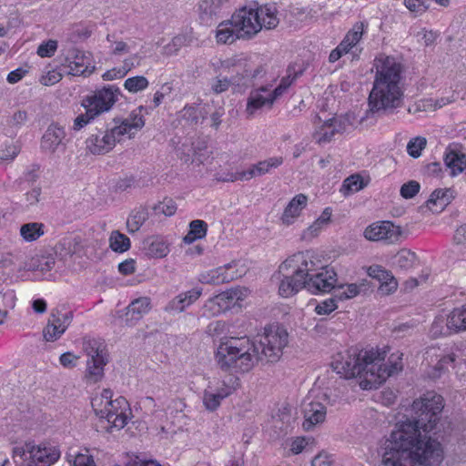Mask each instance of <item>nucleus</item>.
Masks as SVG:
<instances>
[{
	"label": "nucleus",
	"instance_id": "obj_46",
	"mask_svg": "<svg viewBox=\"0 0 466 466\" xmlns=\"http://www.w3.org/2000/svg\"><path fill=\"white\" fill-rule=\"evenodd\" d=\"M364 187L363 179L359 174L351 175L347 177L340 187V192L344 196L358 192Z\"/></svg>",
	"mask_w": 466,
	"mask_h": 466
},
{
	"label": "nucleus",
	"instance_id": "obj_51",
	"mask_svg": "<svg viewBox=\"0 0 466 466\" xmlns=\"http://www.w3.org/2000/svg\"><path fill=\"white\" fill-rule=\"evenodd\" d=\"M177 204L171 198H165L163 201L156 204L153 210L156 215H165L166 217L173 216L177 211Z\"/></svg>",
	"mask_w": 466,
	"mask_h": 466
},
{
	"label": "nucleus",
	"instance_id": "obj_3",
	"mask_svg": "<svg viewBox=\"0 0 466 466\" xmlns=\"http://www.w3.org/2000/svg\"><path fill=\"white\" fill-rule=\"evenodd\" d=\"M373 67L376 75L369 96L370 111L375 113L399 107L403 96L400 64L392 56L380 54L374 60Z\"/></svg>",
	"mask_w": 466,
	"mask_h": 466
},
{
	"label": "nucleus",
	"instance_id": "obj_54",
	"mask_svg": "<svg viewBox=\"0 0 466 466\" xmlns=\"http://www.w3.org/2000/svg\"><path fill=\"white\" fill-rule=\"evenodd\" d=\"M96 117V116H93V113L90 112L88 108H86V113L80 114L74 119L72 129L75 131H79L87 126Z\"/></svg>",
	"mask_w": 466,
	"mask_h": 466
},
{
	"label": "nucleus",
	"instance_id": "obj_12",
	"mask_svg": "<svg viewBox=\"0 0 466 466\" xmlns=\"http://www.w3.org/2000/svg\"><path fill=\"white\" fill-rule=\"evenodd\" d=\"M84 350L90 358L87 360V377L93 382H96L104 375V366L106 364V349L103 342L92 339H86L83 343Z\"/></svg>",
	"mask_w": 466,
	"mask_h": 466
},
{
	"label": "nucleus",
	"instance_id": "obj_18",
	"mask_svg": "<svg viewBox=\"0 0 466 466\" xmlns=\"http://www.w3.org/2000/svg\"><path fill=\"white\" fill-rule=\"evenodd\" d=\"M401 228L390 221H380L372 223L364 230V237L370 241H386L396 243L401 236Z\"/></svg>",
	"mask_w": 466,
	"mask_h": 466
},
{
	"label": "nucleus",
	"instance_id": "obj_2",
	"mask_svg": "<svg viewBox=\"0 0 466 466\" xmlns=\"http://www.w3.org/2000/svg\"><path fill=\"white\" fill-rule=\"evenodd\" d=\"M402 356V353L396 351L390 354L386 364H382L386 357L385 350L351 347L338 352L333 357L331 367L346 379L360 377V387L371 390L403 370Z\"/></svg>",
	"mask_w": 466,
	"mask_h": 466
},
{
	"label": "nucleus",
	"instance_id": "obj_19",
	"mask_svg": "<svg viewBox=\"0 0 466 466\" xmlns=\"http://www.w3.org/2000/svg\"><path fill=\"white\" fill-rule=\"evenodd\" d=\"M237 262L232 261L224 266L209 269L199 275V281L204 284L220 285L228 283L241 276L237 269Z\"/></svg>",
	"mask_w": 466,
	"mask_h": 466
},
{
	"label": "nucleus",
	"instance_id": "obj_39",
	"mask_svg": "<svg viewBox=\"0 0 466 466\" xmlns=\"http://www.w3.org/2000/svg\"><path fill=\"white\" fill-rule=\"evenodd\" d=\"M130 239L125 234L119 232L118 230H114L111 232L109 237V247L113 251L117 253H124L130 248Z\"/></svg>",
	"mask_w": 466,
	"mask_h": 466
},
{
	"label": "nucleus",
	"instance_id": "obj_15",
	"mask_svg": "<svg viewBox=\"0 0 466 466\" xmlns=\"http://www.w3.org/2000/svg\"><path fill=\"white\" fill-rule=\"evenodd\" d=\"M337 282V273L330 267H322L319 271H310L306 279V289L312 294L330 292Z\"/></svg>",
	"mask_w": 466,
	"mask_h": 466
},
{
	"label": "nucleus",
	"instance_id": "obj_64",
	"mask_svg": "<svg viewBox=\"0 0 466 466\" xmlns=\"http://www.w3.org/2000/svg\"><path fill=\"white\" fill-rule=\"evenodd\" d=\"M311 466H333V461L329 455L319 453L313 458Z\"/></svg>",
	"mask_w": 466,
	"mask_h": 466
},
{
	"label": "nucleus",
	"instance_id": "obj_53",
	"mask_svg": "<svg viewBox=\"0 0 466 466\" xmlns=\"http://www.w3.org/2000/svg\"><path fill=\"white\" fill-rule=\"evenodd\" d=\"M338 301L339 300L336 299L335 296L332 298L324 299L316 305L315 312L318 315H329L338 308V305H337Z\"/></svg>",
	"mask_w": 466,
	"mask_h": 466
},
{
	"label": "nucleus",
	"instance_id": "obj_55",
	"mask_svg": "<svg viewBox=\"0 0 466 466\" xmlns=\"http://www.w3.org/2000/svg\"><path fill=\"white\" fill-rule=\"evenodd\" d=\"M56 49L57 41L50 39L40 44L36 53L40 57H51L55 55Z\"/></svg>",
	"mask_w": 466,
	"mask_h": 466
},
{
	"label": "nucleus",
	"instance_id": "obj_11",
	"mask_svg": "<svg viewBox=\"0 0 466 466\" xmlns=\"http://www.w3.org/2000/svg\"><path fill=\"white\" fill-rule=\"evenodd\" d=\"M120 95L118 87L109 85L103 88L96 89L91 95L86 96L82 101V106L88 108L93 116L109 111L117 101Z\"/></svg>",
	"mask_w": 466,
	"mask_h": 466
},
{
	"label": "nucleus",
	"instance_id": "obj_23",
	"mask_svg": "<svg viewBox=\"0 0 466 466\" xmlns=\"http://www.w3.org/2000/svg\"><path fill=\"white\" fill-rule=\"evenodd\" d=\"M304 415L303 428L306 431L312 430L316 425L325 420L327 410L326 407L318 400H305L302 404Z\"/></svg>",
	"mask_w": 466,
	"mask_h": 466
},
{
	"label": "nucleus",
	"instance_id": "obj_60",
	"mask_svg": "<svg viewBox=\"0 0 466 466\" xmlns=\"http://www.w3.org/2000/svg\"><path fill=\"white\" fill-rule=\"evenodd\" d=\"M218 180L223 182H235L238 180L244 181L248 180V177L247 175V170H244L223 174L218 177Z\"/></svg>",
	"mask_w": 466,
	"mask_h": 466
},
{
	"label": "nucleus",
	"instance_id": "obj_49",
	"mask_svg": "<svg viewBox=\"0 0 466 466\" xmlns=\"http://www.w3.org/2000/svg\"><path fill=\"white\" fill-rule=\"evenodd\" d=\"M149 83L147 77L137 76L125 80L124 86L131 93H137L147 88Z\"/></svg>",
	"mask_w": 466,
	"mask_h": 466
},
{
	"label": "nucleus",
	"instance_id": "obj_61",
	"mask_svg": "<svg viewBox=\"0 0 466 466\" xmlns=\"http://www.w3.org/2000/svg\"><path fill=\"white\" fill-rule=\"evenodd\" d=\"M302 75V71L297 72L294 66H289L287 75L283 76L279 82L280 85L289 88V86Z\"/></svg>",
	"mask_w": 466,
	"mask_h": 466
},
{
	"label": "nucleus",
	"instance_id": "obj_41",
	"mask_svg": "<svg viewBox=\"0 0 466 466\" xmlns=\"http://www.w3.org/2000/svg\"><path fill=\"white\" fill-rule=\"evenodd\" d=\"M449 317L438 316L434 319L430 333L433 338L446 337L451 334H454L450 329Z\"/></svg>",
	"mask_w": 466,
	"mask_h": 466
},
{
	"label": "nucleus",
	"instance_id": "obj_13",
	"mask_svg": "<svg viewBox=\"0 0 466 466\" xmlns=\"http://www.w3.org/2000/svg\"><path fill=\"white\" fill-rule=\"evenodd\" d=\"M245 288H234L228 289L209 299L203 307L204 315L207 317L217 316L228 309L238 300L244 299L248 294Z\"/></svg>",
	"mask_w": 466,
	"mask_h": 466
},
{
	"label": "nucleus",
	"instance_id": "obj_27",
	"mask_svg": "<svg viewBox=\"0 0 466 466\" xmlns=\"http://www.w3.org/2000/svg\"><path fill=\"white\" fill-rule=\"evenodd\" d=\"M150 309V299L147 297H141L133 300L127 308V322L134 325Z\"/></svg>",
	"mask_w": 466,
	"mask_h": 466
},
{
	"label": "nucleus",
	"instance_id": "obj_38",
	"mask_svg": "<svg viewBox=\"0 0 466 466\" xmlns=\"http://www.w3.org/2000/svg\"><path fill=\"white\" fill-rule=\"evenodd\" d=\"M148 213L144 208L135 209L129 215L127 220V228L129 233H135L139 230L142 225L147 220Z\"/></svg>",
	"mask_w": 466,
	"mask_h": 466
},
{
	"label": "nucleus",
	"instance_id": "obj_26",
	"mask_svg": "<svg viewBox=\"0 0 466 466\" xmlns=\"http://www.w3.org/2000/svg\"><path fill=\"white\" fill-rule=\"evenodd\" d=\"M367 27L368 23L366 22L360 21L355 23L352 28L346 34L338 47L341 49L345 55L350 53V51L360 41Z\"/></svg>",
	"mask_w": 466,
	"mask_h": 466
},
{
	"label": "nucleus",
	"instance_id": "obj_63",
	"mask_svg": "<svg viewBox=\"0 0 466 466\" xmlns=\"http://www.w3.org/2000/svg\"><path fill=\"white\" fill-rule=\"evenodd\" d=\"M390 271L379 265H372L368 268V275L372 279H378L380 282L389 276Z\"/></svg>",
	"mask_w": 466,
	"mask_h": 466
},
{
	"label": "nucleus",
	"instance_id": "obj_1",
	"mask_svg": "<svg viewBox=\"0 0 466 466\" xmlns=\"http://www.w3.org/2000/svg\"><path fill=\"white\" fill-rule=\"evenodd\" d=\"M443 398L427 392L412 403L413 415L399 422L386 440L383 466H437L443 460L440 441L431 437L441 431Z\"/></svg>",
	"mask_w": 466,
	"mask_h": 466
},
{
	"label": "nucleus",
	"instance_id": "obj_37",
	"mask_svg": "<svg viewBox=\"0 0 466 466\" xmlns=\"http://www.w3.org/2000/svg\"><path fill=\"white\" fill-rule=\"evenodd\" d=\"M208 230V224L204 220L195 219L189 224V231L184 237V242L190 244L197 239H201L206 237Z\"/></svg>",
	"mask_w": 466,
	"mask_h": 466
},
{
	"label": "nucleus",
	"instance_id": "obj_44",
	"mask_svg": "<svg viewBox=\"0 0 466 466\" xmlns=\"http://www.w3.org/2000/svg\"><path fill=\"white\" fill-rule=\"evenodd\" d=\"M44 225L41 223L24 224L20 228V234L26 241H34L44 234Z\"/></svg>",
	"mask_w": 466,
	"mask_h": 466
},
{
	"label": "nucleus",
	"instance_id": "obj_32",
	"mask_svg": "<svg viewBox=\"0 0 466 466\" xmlns=\"http://www.w3.org/2000/svg\"><path fill=\"white\" fill-rule=\"evenodd\" d=\"M454 198V191L451 188L435 189L427 201V207L433 210H442Z\"/></svg>",
	"mask_w": 466,
	"mask_h": 466
},
{
	"label": "nucleus",
	"instance_id": "obj_52",
	"mask_svg": "<svg viewBox=\"0 0 466 466\" xmlns=\"http://www.w3.org/2000/svg\"><path fill=\"white\" fill-rule=\"evenodd\" d=\"M427 140L423 137H416L410 139L407 145L408 154L417 158L421 155V151L426 147Z\"/></svg>",
	"mask_w": 466,
	"mask_h": 466
},
{
	"label": "nucleus",
	"instance_id": "obj_43",
	"mask_svg": "<svg viewBox=\"0 0 466 466\" xmlns=\"http://www.w3.org/2000/svg\"><path fill=\"white\" fill-rule=\"evenodd\" d=\"M181 119L185 120L189 126L198 124L199 118H204L201 109L196 105H187L179 112Z\"/></svg>",
	"mask_w": 466,
	"mask_h": 466
},
{
	"label": "nucleus",
	"instance_id": "obj_25",
	"mask_svg": "<svg viewBox=\"0 0 466 466\" xmlns=\"http://www.w3.org/2000/svg\"><path fill=\"white\" fill-rule=\"evenodd\" d=\"M274 102L270 89L268 86H260L250 92L246 111L248 115H254L257 110L264 106L271 107Z\"/></svg>",
	"mask_w": 466,
	"mask_h": 466
},
{
	"label": "nucleus",
	"instance_id": "obj_29",
	"mask_svg": "<svg viewBox=\"0 0 466 466\" xmlns=\"http://www.w3.org/2000/svg\"><path fill=\"white\" fill-rule=\"evenodd\" d=\"M215 36L217 43L223 45H230L238 39H242L231 18L218 24Z\"/></svg>",
	"mask_w": 466,
	"mask_h": 466
},
{
	"label": "nucleus",
	"instance_id": "obj_30",
	"mask_svg": "<svg viewBox=\"0 0 466 466\" xmlns=\"http://www.w3.org/2000/svg\"><path fill=\"white\" fill-rule=\"evenodd\" d=\"M221 0H204L199 5V19L205 25H211L220 17Z\"/></svg>",
	"mask_w": 466,
	"mask_h": 466
},
{
	"label": "nucleus",
	"instance_id": "obj_9",
	"mask_svg": "<svg viewBox=\"0 0 466 466\" xmlns=\"http://www.w3.org/2000/svg\"><path fill=\"white\" fill-rule=\"evenodd\" d=\"M239 386V379L237 376H228L217 382L209 383L203 391L202 402L208 411H215L221 405L223 400L230 396Z\"/></svg>",
	"mask_w": 466,
	"mask_h": 466
},
{
	"label": "nucleus",
	"instance_id": "obj_48",
	"mask_svg": "<svg viewBox=\"0 0 466 466\" xmlns=\"http://www.w3.org/2000/svg\"><path fill=\"white\" fill-rule=\"evenodd\" d=\"M226 71L228 73L231 74L230 79H228V77L221 78V77L218 76L217 78H215L213 80V82L211 84V90L216 94H221V93L227 91L231 84H237V85L241 84V81L235 82L233 80L234 77L239 78L238 75H237L236 73L228 72V70H226Z\"/></svg>",
	"mask_w": 466,
	"mask_h": 466
},
{
	"label": "nucleus",
	"instance_id": "obj_20",
	"mask_svg": "<svg viewBox=\"0 0 466 466\" xmlns=\"http://www.w3.org/2000/svg\"><path fill=\"white\" fill-rule=\"evenodd\" d=\"M110 412L108 416H103L107 422L106 429L116 428L120 430L127 423V411L130 410L129 404L124 397H118L112 400L111 405L107 408Z\"/></svg>",
	"mask_w": 466,
	"mask_h": 466
},
{
	"label": "nucleus",
	"instance_id": "obj_45",
	"mask_svg": "<svg viewBox=\"0 0 466 466\" xmlns=\"http://www.w3.org/2000/svg\"><path fill=\"white\" fill-rule=\"evenodd\" d=\"M362 286L355 283L339 286L335 290V297L339 301L353 299L360 293Z\"/></svg>",
	"mask_w": 466,
	"mask_h": 466
},
{
	"label": "nucleus",
	"instance_id": "obj_31",
	"mask_svg": "<svg viewBox=\"0 0 466 466\" xmlns=\"http://www.w3.org/2000/svg\"><path fill=\"white\" fill-rule=\"evenodd\" d=\"M27 121V112L25 110H17L6 120V123L2 126V132L8 137H14Z\"/></svg>",
	"mask_w": 466,
	"mask_h": 466
},
{
	"label": "nucleus",
	"instance_id": "obj_21",
	"mask_svg": "<svg viewBox=\"0 0 466 466\" xmlns=\"http://www.w3.org/2000/svg\"><path fill=\"white\" fill-rule=\"evenodd\" d=\"M65 139L66 132L64 128L53 123L42 137L41 148L49 154H55L58 150L65 152L66 147Z\"/></svg>",
	"mask_w": 466,
	"mask_h": 466
},
{
	"label": "nucleus",
	"instance_id": "obj_17",
	"mask_svg": "<svg viewBox=\"0 0 466 466\" xmlns=\"http://www.w3.org/2000/svg\"><path fill=\"white\" fill-rule=\"evenodd\" d=\"M220 67L223 70H228V72L238 75L239 78H233L235 82L243 81L245 79H254L265 74V68L262 66H258L253 69L247 59L238 56L221 61ZM241 83L245 84V82Z\"/></svg>",
	"mask_w": 466,
	"mask_h": 466
},
{
	"label": "nucleus",
	"instance_id": "obj_6",
	"mask_svg": "<svg viewBox=\"0 0 466 466\" xmlns=\"http://www.w3.org/2000/svg\"><path fill=\"white\" fill-rule=\"evenodd\" d=\"M145 125L143 116L132 112L119 125L104 132L91 135L86 139V148L93 155H105L110 152L125 135L132 137Z\"/></svg>",
	"mask_w": 466,
	"mask_h": 466
},
{
	"label": "nucleus",
	"instance_id": "obj_8",
	"mask_svg": "<svg viewBox=\"0 0 466 466\" xmlns=\"http://www.w3.org/2000/svg\"><path fill=\"white\" fill-rule=\"evenodd\" d=\"M289 334L279 326L265 328L264 333L258 335V340L254 341L258 349V361L266 363L277 362L288 344Z\"/></svg>",
	"mask_w": 466,
	"mask_h": 466
},
{
	"label": "nucleus",
	"instance_id": "obj_47",
	"mask_svg": "<svg viewBox=\"0 0 466 466\" xmlns=\"http://www.w3.org/2000/svg\"><path fill=\"white\" fill-rule=\"evenodd\" d=\"M188 44V38L185 35H178L172 38V40L163 47V54L168 56H175L181 49Z\"/></svg>",
	"mask_w": 466,
	"mask_h": 466
},
{
	"label": "nucleus",
	"instance_id": "obj_57",
	"mask_svg": "<svg viewBox=\"0 0 466 466\" xmlns=\"http://www.w3.org/2000/svg\"><path fill=\"white\" fill-rule=\"evenodd\" d=\"M420 188V185L419 182L415 180H410L408 183H405L400 187V195L402 198L409 199L415 197Z\"/></svg>",
	"mask_w": 466,
	"mask_h": 466
},
{
	"label": "nucleus",
	"instance_id": "obj_40",
	"mask_svg": "<svg viewBox=\"0 0 466 466\" xmlns=\"http://www.w3.org/2000/svg\"><path fill=\"white\" fill-rule=\"evenodd\" d=\"M417 260L414 252L408 249L400 250L393 258V264L401 270H409L413 268Z\"/></svg>",
	"mask_w": 466,
	"mask_h": 466
},
{
	"label": "nucleus",
	"instance_id": "obj_14",
	"mask_svg": "<svg viewBox=\"0 0 466 466\" xmlns=\"http://www.w3.org/2000/svg\"><path fill=\"white\" fill-rule=\"evenodd\" d=\"M26 451H29V455L22 461L21 466H51L60 458V451L49 444L36 445L28 442Z\"/></svg>",
	"mask_w": 466,
	"mask_h": 466
},
{
	"label": "nucleus",
	"instance_id": "obj_10",
	"mask_svg": "<svg viewBox=\"0 0 466 466\" xmlns=\"http://www.w3.org/2000/svg\"><path fill=\"white\" fill-rule=\"evenodd\" d=\"M63 66L68 69L72 76H90L96 69L93 56L90 52L69 46L63 50Z\"/></svg>",
	"mask_w": 466,
	"mask_h": 466
},
{
	"label": "nucleus",
	"instance_id": "obj_24",
	"mask_svg": "<svg viewBox=\"0 0 466 466\" xmlns=\"http://www.w3.org/2000/svg\"><path fill=\"white\" fill-rule=\"evenodd\" d=\"M200 289H192L190 290L181 292L173 298L165 307V311L176 315L183 312L187 307L196 302L201 296Z\"/></svg>",
	"mask_w": 466,
	"mask_h": 466
},
{
	"label": "nucleus",
	"instance_id": "obj_33",
	"mask_svg": "<svg viewBox=\"0 0 466 466\" xmlns=\"http://www.w3.org/2000/svg\"><path fill=\"white\" fill-rule=\"evenodd\" d=\"M112 397V390L104 389L100 393L96 394L92 398L91 405L96 416L101 419L103 416H108L110 412L107 410V408L111 405Z\"/></svg>",
	"mask_w": 466,
	"mask_h": 466
},
{
	"label": "nucleus",
	"instance_id": "obj_35",
	"mask_svg": "<svg viewBox=\"0 0 466 466\" xmlns=\"http://www.w3.org/2000/svg\"><path fill=\"white\" fill-rule=\"evenodd\" d=\"M450 329L454 334L466 332V303L454 308L449 314Z\"/></svg>",
	"mask_w": 466,
	"mask_h": 466
},
{
	"label": "nucleus",
	"instance_id": "obj_36",
	"mask_svg": "<svg viewBox=\"0 0 466 466\" xmlns=\"http://www.w3.org/2000/svg\"><path fill=\"white\" fill-rule=\"evenodd\" d=\"M444 163L451 170V175L456 176L466 168V156L463 153L450 150L445 153Z\"/></svg>",
	"mask_w": 466,
	"mask_h": 466
},
{
	"label": "nucleus",
	"instance_id": "obj_42",
	"mask_svg": "<svg viewBox=\"0 0 466 466\" xmlns=\"http://www.w3.org/2000/svg\"><path fill=\"white\" fill-rule=\"evenodd\" d=\"M88 452L87 449L84 453L70 451L66 453V458L72 466H96L93 456Z\"/></svg>",
	"mask_w": 466,
	"mask_h": 466
},
{
	"label": "nucleus",
	"instance_id": "obj_56",
	"mask_svg": "<svg viewBox=\"0 0 466 466\" xmlns=\"http://www.w3.org/2000/svg\"><path fill=\"white\" fill-rule=\"evenodd\" d=\"M397 288L398 281L391 273H389V276L385 277V279L380 281L379 289L382 294L390 295L396 291Z\"/></svg>",
	"mask_w": 466,
	"mask_h": 466
},
{
	"label": "nucleus",
	"instance_id": "obj_7",
	"mask_svg": "<svg viewBox=\"0 0 466 466\" xmlns=\"http://www.w3.org/2000/svg\"><path fill=\"white\" fill-rule=\"evenodd\" d=\"M231 22L242 39H250L262 28H275L279 20L277 17L276 7L267 5L256 9L246 6L239 8L232 15Z\"/></svg>",
	"mask_w": 466,
	"mask_h": 466
},
{
	"label": "nucleus",
	"instance_id": "obj_5",
	"mask_svg": "<svg viewBox=\"0 0 466 466\" xmlns=\"http://www.w3.org/2000/svg\"><path fill=\"white\" fill-rule=\"evenodd\" d=\"M316 270V263L310 251L298 252L279 266V272L282 275L279 285V294L289 298L300 289H306V279L310 271Z\"/></svg>",
	"mask_w": 466,
	"mask_h": 466
},
{
	"label": "nucleus",
	"instance_id": "obj_58",
	"mask_svg": "<svg viewBox=\"0 0 466 466\" xmlns=\"http://www.w3.org/2000/svg\"><path fill=\"white\" fill-rule=\"evenodd\" d=\"M173 86L170 83H165L161 86L160 89L156 91L153 98V106L154 107L159 106L166 96H169L172 93Z\"/></svg>",
	"mask_w": 466,
	"mask_h": 466
},
{
	"label": "nucleus",
	"instance_id": "obj_50",
	"mask_svg": "<svg viewBox=\"0 0 466 466\" xmlns=\"http://www.w3.org/2000/svg\"><path fill=\"white\" fill-rule=\"evenodd\" d=\"M168 251L167 245L158 239L152 240L147 248V254L152 258H164L167 255Z\"/></svg>",
	"mask_w": 466,
	"mask_h": 466
},
{
	"label": "nucleus",
	"instance_id": "obj_28",
	"mask_svg": "<svg viewBox=\"0 0 466 466\" xmlns=\"http://www.w3.org/2000/svg\"><path fill=\"white\" fill-rule=\"evenodd\" d=\"M308 198L303 194L294 197L284 209L281 217L283 224L290 225L300 215L301 210L306 208Z\"/></svg>",
	"mask_w": 466,
	"mask_h": 466
},
{
	"label": "nucleus",
	"instance_id": "obj_62",
	"mask_svg": "<svg viewBox=\"0 0 466 466\" xmlns=\"http://www.w3.org/2000/svg\"><path fill=\"white\" fill-rule=\"evenodd\" d=\"M78 359V356L67 351L60 356L59 361L64 368L71 369L76 366Z\"/></svg>",
	"mask_w": 466,
	"mask_h": 466
},
{
	"label": "nucleus",
	"instance_id": "obj_4",
	"mask_svg": "<svg viewBox=\"0 0 466 466\" xmlns=\"http://www.w3.org/2000/svg\"><path fill=\"white\" fill-rule=\"evenodd\" d=\"M214 359L218 367L229 376L248 373L258 363L256 343L248 337L221 339Z\"/></svg>",
	"mask_w": 466,
	"mask_h": 466
},
{
	"label": "nucleus",
	"instance_id": "obj_59",
	"mask_svg": "<svg viewBox=\"0 0 466 466\" xmlns=\"http://www.w3.org/2000/svg\"><path fill=\"white\" fill-rule=\"evenodd\" d=\"M63 245L67 246L68 252L73 254L80 252L84 248L82 238L79 236L65 238Z\"/></svg>",
	"mask_w": 466,
	"mask_h": 466
},
{
	"label": "nucleus",
	"instance_id": "obj_22",
	"mask_svg": "<svg viewBox=\"0 0 466 466\" xmlns=\"http://www.w3.org/2000/svg\"><path fill=\"white\" fill-rule=\"evenodd\" d=\"M345 130V122L340 118L332 117L316 126L313 138L319 145L326 144L330 142L336 134L343 133Z\"/></svg>",
	"mask_w": 466,
	"mask_h": 466
},
{
	"label": "nucleus",
	"instance_id": "obj_16",
	"mask_svg": "<svg viewBox=\"0 0 466 466\" xmlns=\"http://www.w3.org/2000/svg\"><path fill=\"white\" fill-rule=\"evenodd\" d=\"M73 319L72 311H63L58 309H53L46 326L43 329V337L46 341L57 340L69 327Z\"/></svg>",
	"mask_w": 466,
	"mask_h": 466
},
{
	"label": "nucleus",
	"instance_id": "obj_34",
	"mask_svg": "<svg viewBox=\"0 0 466 466\" xmlns=\"http://www.w3.org/2000/svg\"><path fill=\"white\" fill-rule=\"evenodd\" d=\"M283 163L282 157H273L266 160L259 161L257 164L252 165L247 169V175L248 180L254 177L263 176L270 171L271 168H277Z\"/></svg>",
	"mask_w": 466,
	"mask_h": 466
}]
</instances>
